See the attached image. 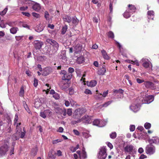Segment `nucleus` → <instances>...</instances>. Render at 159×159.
<instances>
[{
	"label": "nucleus",
	"instance_id": "nucleus-1",
	"mask_svg": "<svg viewBox=\"0 0 159 159\" xmlns=\"http://www.w3.org/2000/svg\"><path fill=\"white\" fill-rule=\"evenodd\" d=\"M3 144L0 147V156H4L8 151L9 141L8 140H4Z\"/></svg>",
	"mask_w": 159,
	"mask_h": 159
},
{
	"label": "nucleus",
	"instance_id": "nucleus-2",
	"mask_svg": "<svg viewBox=\"0 0 159 159\" xmlns=\"http://www.w3.org/2000/svg\"><path fill=\"white\" fill-rule=\"evenodd\" d=\"M106 149L105 147H101L99 149V152L98 155V159H105L107 156Z\"/></svg>",
	"mask_w": 159,
	"mask_h": 159
},
{
	"label": "nucleus",
	"instance_id": "nucleus-3",
	"mask_svg": "<svg viewBox=\"0 0 159 159\" xmlns=\"http://www.w3.org/2000/svg\"><path fill=\"white\" fill-rule=\"evenodd\" d=\"M123 90L121 89L115 90L113 92L112 98H121L123 97Z\"/></svg>",
	"mask_w": 159,
	"mask_h": 159
},
{
	"label": "nucleus",
	"instance_id": "nucleus-4",
	"mask_svg": "<svg viewBox=\"0 0 159 159\" xmlns=\"http://www.w3.org/2000/svg\"><path fill=\"white\" fill-rule=\"evenodd\" d=\"M60 74L63 75L62 76V80H65L66 81H69L72 77V74L69 73L67 72L65 70H62L60 72Z\"/></svg>",
	"mask_w": 159,
	"mask_h": 159
},
{
	"label": "nucleus",
	"instance_id": "nucleus-5",
	"mask_svg": "<svg viewBox=\"0 0 159 159\" xmlns=\"http://www.w3.org/2000/svg\"><path fill=\"white\" fill-rule=\"evenodd\" d=\"M124 151L125 153H128L130 155L133 154L136 151L134 147L130 144L127 145L124 147Z\"/></svg>",
	"mask_w": 159,
	"mask_h": 159
},
{
	"label": "nucleus",
	"instance_id": "nucleus-6",
	"mask_svg": "<svg viewBox=\"0 0 159 159\" xmlns=\"http://www.w3.org/2000/svg\"><path fill=\"white\" fill-rule=\"evenodd\" d=\"M154 99L153 95H149L145 96L141 99L142 104H149L152 102Z\"/></svg>",
	"mask_w": 159,
	"mask_h": 159
},
{
	"label": "nucleus",
	"instance_id": "nucleus-7",
	"mask_svg": "<svg viewBox=\"0 0 159 159\" xmlns=\"http://www.w3.org/2000/svg\"><path fill=\"white\" fill-rule=\"evenodd\" d=\"M46 42L52 45L53 49L55 52H57L58 49L59 44L56 41L52 39H48L46 40Z\"/></svg>",
	"mask_w": 159,
	"mask_h": 159
},
{
	"label": "nucleus",
	"instance_id": "nucleus-8",
	"mask_svg": "<svg viewBox=\"0 0 159 159\" xmlns=\"http://www.w3.org/2000/svg\"><path fill=\"white\" fill-rule=\"evenodd\" d=\"M140 62L142 63V65L145 68L151 67L152 70L151 63L148 59L143 58L141 60Z\"/></svg>",
	"mask_w": 159,
	"mask_h": 159
},
{
	"label": "nucleus",
	"instance_id": "nucleus-9",
	"mask_svg": "<svg viewBox=\"0 0 159 159\" xmlns=\"http://www.w3.org/2000/svg\"><path fill=\"white\" fill-rule=\"evenodd\" d=\"M34 47L36 49H40L43 45V43L39 40L34 41L33 43Z\"/></svg>",
	"mask_w": 159,
	"mask_h": 159
},
{
	"label": "nucleus",
	"instance_id": "nucleus-10",
	"mask_svg": "<svg viewBox=\"0 0 159 159\" xmlns=\"http://www.w3.org/2000/svg\"><path fill=\"white\" fill-rule=\"evenodd\" d=\"M80 120L81 121L85 124L90 123L92 121L91 117L87 115L83 116Z\"/></svg>",
	"mask_w": 159,
	"mask_h": 159
},
{
	"label": "nucleus",
	"instance_id": "nucleus-11",
	"mask_svg": "<svg viewBox=\"0 0 159 159\" xmlns=\"http://www.w3.org/2000/svg\"><path fill=\"white\" fill-rule=\"evenodd\" d=\"M155 148L152 145L148 146L146 148V152L147 154H152L155 152Z\"/></svg>",
	"mask_w": 159,
	"mask_h": 159
},
{
	"label": "nucleus",
	"instance_id": "nucleus-12",
	"mask_svg": "<svg viewBox=\"0 0 159 159\" xmlns=\"http://www.w3.org/2000/svg\"><path fill=\"white\" fill-rule=\"evenodd\" d=\"M85 112V110L83 109L78 108L74 112V115L78 116L80 117Z\"/></svg>",
	"mask_w": 159,
	"mask_h": 159
},
{
	"label": "nucleus",
	"instance_id": "nucleus-13",
	"mask_svg": "<svg viewBox=\"0 0 159 159\" xmlns=\"http://www.w3.org/2000/svg\"><path fill=\"white\" fill-rule=\"evenodd\" d=\"M144 84L147 88H149L152 89L156 88L154 84L152 82L146 81L144 82Z\"/></svg>",
	"mask_w": 159,
	"mask_h": 159
},
{
	"label": "nucleus",
	"instance_id": "nucleus-14",
	"mask_svg": "<svg viewBox=\"0 0 159 159\" xmlns=\"http://www.w3.org/2000/svg\"><path fill=\"white\" fill-rule=\"evenodd\" d=\"M82 48V45L80 44H78L74 47V51L75 52V53H78L79 52H81Z\"/></svg>",
	"mask_w": 159,
	"mask_h": 159
},
{
	"label": "nucleus",
	"instance_id": "nucleus-15",
	"mask_svg": "<svg viewBox=\"0 0 159 159\" xmlns=\"http://www.w3.org/2000/svg\"><path fill=\"white\" fill-rule=\"evenodd\" d=\"M51 71L52 69L51 67H46L43 69L42 75L44 76H47L51 73Z\"/></svg>",
	"mask_w": 159,
	"mask_h": 159
},
{
	"label": "nucleus",
	"instance_id": "nucleus-16",
	"mask_svg": "<svg viewBox=\"0 0 159 159\" xmlns=\"http://www.w3.org/2000/svg\"><path fill=\"white\" fill-rule=\"evenodd\" d=\"M130 109L134 112H136L139 109V105L132 104L130 107Z\"/></svg>",
	"mask_w": 159,
	"mask_h": 159
},
{
	"label": "nucleus",
	"instance_id": "nucleus-17",
	"mask_svg": "<svg viewBox=\"0 0 159 159\" xmlns=\"http://www.w3.org/2000/svg\"><path fill=\"white\" fill-rule=\"evenodd\" d=\"M80 157V159H85L87 158V153L85 151V148L84 147L82 149Z\"/></svg>",
	"mask_w": 159,
	"mask_h": 159
},
{
	"label": "nucleus",
	"instance_id": "nucleus-18",
	"mask_svg": "<svg viewBox=\"0 0 159 159\" xmlns=\"http://www.w3.org/2000/svg\"><path fill=\"white\" fill-rule=\"evenodd\" d=\"M128 8L127 9V10H128L132 13L135 12L136 8L134 5L129 4L128 5Z\"/></svg>",
	"mask_w": 159,
	"mask_h": 159
},
{
	"label": "nucleus",
	"instance_id": "nucleus-19",
	"mask_svg": "<svg viewBox=\"0 0 159 159\" xmlns=\"http://www.w3.org/2000/svg\"><path fill=\"white\" fill-rule=\"evenodd\" d=\"M106 72V69L105 67L102 66L99 69L98 72V74L99 75H102L104 74Z\"/></svg>",
	"mask_w": 159,
	"mask_h": 159
},
{
	"label": "nucleus",
	"instance_id": "nucleus-20",
	"mask_svg": "<svg viewBox=\"0 0 159 159\" xmlns=\"http://www.w3.org/2000/svg\"><path fill=\"white\" fill-rule=\"evenodd\" d=\"M47 49L46 52L47 54H49V55L54 54L57 52H55L54 50H51L50 47H48L46 48Z\"/></svg>",
	"mask_w": 159,
	"mask_h": 159
},
{
	"label": "nucleus",
	"instance_id": "nucleus-21",
	"mask_svg": "<svg viewBox=\"0 0 159 159\" xmlns=\"http://www.w3.org/2000/svg\"><path fill=\"white\" fill-rule=\"evenodd\" d=\"M62 19L64 21L68 23H70L72 20L71 17L67 15L64 16L63 17Z\"/></svg>",
	"mask_w": 159,
	"mask_h": 159
},
{
	"label": "nucleus",
	"instance_id": "nucleus-22",
	"mask_svg": "<svg viewBox=\"0 0 159 159\" xmlns=\"http://www.w3.org/2000/svg\"><path fill=\"white\" fill-rule=\"evenodd\" d=\"M32 8L34 10L38 11L41 9L40 6L39 4L35 3L33 6Z\"/></svg>",
	"mask_w": 159,
	"mask_h": 159
},
{
	"label": "nucleus",
	"instance_id": "nucleus-23",
	"mask_svg": "<svg viewBox=\"0 0 159 159\" xmlns=\"http://www.w3.org/2000/svg\"><path fill=\"white\" fill-rule=\"evenodd\" d=\"M76 62L79 64H82L84 62V58L83 56H81L78 57L76 61Z\"/></svg>",
	"mask_w": 159,
	"mask_h": 159
},
{
	"label": "nucleus",
	"instance_id": "nucleus-24",
	"mask_svg": "<svg viewBox=\"0 0 159 159\" xmlns=\"http://www.w3.org/2000/svg\"><path fill=\"white\" fill-rule=\"evenodd\" d=\"M147 14L148 19L153 20L154 16V12L153 11H149L148 12Z\"/></svg>",
	"mask_w": 159,
	"mask_h": 159
},
{
	"label": "nucleus",
	"instance_id": "nucleus-25",
	"mask_svg": "<svg viewBox=\"0 0 159 159\" xmlns=\"http://www.w3.org/2000/svg\"><path fill=\"white\" fill-rule=\"evenodd\" d=\"M132 14L129 11L126 10V11L124 13L123 16L124 17L128 18L130 17L131 14Z\"/></svg>",
	"mask_w": 159,
	"mask_h": 159
},
{
	"label": "nucleus",
	"instance_id": "nucleus-26",
	"mask_svg": "<svg viewBox=\"0 0 159 159\" xmlns=\"http://www.w3.org/2000/svg\"><path fill=\"white\" fill-rule=\"evenodd\" d=\"M101 52L103 58L105 59L108 60L109 59V57L107 55V53L105 50H101Z\"/></svg>",
	"mask_w": 159,
	"mask_h": 159
},
{
	"label": "nucleus",
	"instance_id": "nucleus-27",
	"mask_svg": "<svg viewBox=\"0 0 159 159\" xmlns=\"http://www.w3.org/2000/svg\"><path fill=\"white\" fill-rule=\"evenodd\" d=\"M97 82L95 80H92L90 81L89 83L88 84V86L91 87H94L97 84Z\"/></svg>",
	"mask_w": 159,
	"mask_h": 159
},
{
	"label": "nucleus",
	"instance_id": "nucleus-28",
	"mask_svg": "<svg viewBox=\"0 0 159 159\" xmlns=\"http://www.w3.org/2000/svg\"><path fill=\"white\" fill-rule=\"evenodd\" d=\"M79 144L77 145L75 147L72 146L70 147V149L73 152H75L79 148Z\"/></svg>",
	"mask_w": 159,
	"mask_h": 159
},
{
	"label": "nucleus",
	"instance_id": "nucleus-29",
	"mask_svg": "<svg viewBox=\"0 0 159 159\" xmlns=\"http://www.w3.org/2000/svg\"><path fill=\"white\" fill-rule=\"evenodd\" d=\"M107 123V122L103 120H99V123L98 126L99 127H102L104 126Z\"/></svg>",
	"mask_w": 159,
	"mask_h": 159
},
{
	"label": "nucleus",
	"instance_id": "nucleus-30",
	"mask_svg": "<svg viewBox=\"0 0 159 159\" xmlns=\"http://www.w3.org/2000/svg\"><path fill=\"white\" fill-rule=\"evenodd\" d=\"M18 30V29L17 27H13L10 29V32L11 34H14L16 33Z\"/></svg>",
	"mask_w": 159,
	"mask_h": 159
},
{
	"label": "nucleus",
	"instance_id": "nucleus-31",
	"mask_svg": "<svg viewBox=\"0 0 159 159\" xmlns=\"http://www.w3.org/2000/svg\"><path fill=\"white\" fill-rule=\"evenodd\" d=\"M71 21L73 24L75 25H77L79 22V20L75 16L71 18Z\"/></svg>",
	"mask_w": 159,
	"mask_h": 159
},
{
	"label": "nucleus",
	"instance_id": "nucleus-32",
	"mask_svg": "<svg viewBox=\"0 0 159 159\" xmlns=\"http://www.w3.org/2000/svg\"><path fill=\"white\" fill-rule=\"evenodd\" d=\"M67 29V26L66 25H65V26L63 27L61 30V34H64L66 32Z\"/></svg>",
	"mask_w": 159,
	"mask_h": 159
},
{
	"label": "nucleus",
	"instance_id": "nucleus-33",
	"mask_svg": "<svg viewBox=\"0 0 159 159\" xmlns=\"http://www.w3.org/2000/svg\"><path fill=\"white\" fill-rule=\"evenodd\" d=\"M43 30V27H40L39 26H37L35 28V30L38 32H40L42 31Z\"/></svg>",
	"mask_w": 159,
	"mask_h": 159
},
{
	"label": "nucleus",
	"instance_id": "nucleus-34",
	"mask_svg": "<svg viewBox=\"0 0 159 159\" xmlns=\"http://www.w3.org/2000/svg\"><path fill=\"white\" fill-rule=\"evenodd\" d=\"M21 125V123L20 122L19 123L18 122H17L16 124H15V125H16V129L17 130L16 134L18 132H19V131H20L21 130V128L19 127V126Z\"/></svg>",
	"mask_w": 159,
	"mask_h": 159
},
{
	"label": "nucleus",
	"instance_id": "nucleus-35",
	"mask_svg": "<svg viewBox=\"0 0 159 159\" xmlns=\"http://www.w3.org/2000/svg\"><path fill=\"white\" fill-rule=\"evenodd\" d=\"M60 86L62 89H66L69 86V85L68 83H66L65 84L61 85Z\"/></svg>",
	"mask_w": 159,
	"mask_h": 159
},
{
	"label": "nucleus",
	"instance_id": "nucleus-36",
	"mask_svg": "<svg viewBox=\"0 0 159 159\" xmlns=\"http://www.w3.org/2000/svg\"><path fill=\"white\" fill-rule=\"evenodd\" d=\"M8 10V8L7 7H6L3 11L0 12V15L1 16H3L5 15L7 13Z\"/></svg>",
	"mask_w": 159,
	"mask_h": 159
},
{
	"label": "nucleus",
	"instance_id": "nucleus-37",
	"mask_svg": "<svg viewBox=\"0 0 159 159\" xmlns=\"http://www.w3.org/2000/svg\"><path fill=\"white\" fill-rule=\"evenodd\" d=\"M107 35L109 38L111 39H113L114 38V34L112 31H110L108 33Z\"/></svg>",
	"mask_w": 159,
	"mask_h": 159
},
{
	"label": "nucleus",
	"instance_id": "nucleus-38",
	"mask_svg": "<svg viewBox=\"0 0 159 159\" xmlns=\"http://www.w3.org/2000/svg\"><path fill=\"white\" fill-rule=\"evenodd\" d=\"M24 93V91L23 87H21L20 88L19 92V95L20 96H23Z\"/></svg>",
	"mask_w": 159,
	"mask_h": 159
},
{
	"label": "nucleus",
	"instance_id": "nucleus-39",
	"mask_svg": "<svg viewBox=\"0 0 159 159\" xmlns=\"http://www.w3.org/2000/svg\"><path fill=\"white\" fill-rule=\"evenodd\" d=\"M48 157L49 159H55V157L54 155L52 154L51 152H48Z\"/></svg>",
	"mask_w": 159,
	"mask_h": 159
},
{
	"label": "nucleus",
	"instance_id": "nucleus-40",
	"mask_svg": "<svg viewBox=\"0 0 159 159\" xmlns=\"http://www.w3.org/2000/svg\"><path fill=\"white\" fill-rule=\"evenodd\" d=\"M110 136L111 139H114L116 137V134L115 132H112L110 134Z\"/></svg>",
	"mask_w": 159,
	"mask_h": 159
},
{
	"label": "nucleus",
	"instance_id": "nucleus-41",
	"mask_svg": "<svg viewBox=\"0 0 159 159\" xmlns=\"http://www.w3.org/2000/svg\"><path fill=\"white\" fill-rule=\"evenodd\" d=\"M49 14L48 12L47 11H45L44 13V17L47 20H49Z\"/></svg>",
	"mask_w": 159,
	"mask_h": 159
},
{
	"label": "nucleus",
	"instance_id": "nucleus-42",
	"mask_svg": "<svg viewBox=\"0 0 159 159\" xmlns=\"http://www.w3.org/2000/svg\"><path fill=\"white\" fill-rule=\"evenodd\" d=\"M99 123V120L98 119L94 120L93 122V124L94 125H95L98 126Z\"/></svg>",
	"mask_w": 159,
	"mask_h": 159
},
{
	"label": "nucleus",
	"instance_id": "nucleus-43",
	"mask_svg": "<svg viewBox=\"0 0 159 159\" xmlns=\"http://www.w3.org/2000/svg\"><path fill=\"white\" fill-rule=\"evenodd\" d=\"M144 126L146 129H148L151 127V124L149 123H146L145 124Z\"/></svg>",
	"mask_w": 159,
	"mask_h": 159
},
{
	"label": "nucleus",
	"instance_id": "nucleus-44",
	"mask_svg": "<svg viewBox=\"0 0 159 159\" xmlns=\"http://www.w3.org/2000/svg\"><path fill=\"white\" fill-rule=\"evenodd\" d=\"M112 102L111 101H108L102 104V107H106L110 104Z\"/></svg>",
	"mask_w": 159,
	"mask_h": 159
},
{
	"label": "nucleus",
	"instance_id": "nucleus-45",
	"mask_svg": "<svg viewBox=\"0 0 159 159\" xmlns=\"http://www.w3.org/2000/svg\"><path fill=\"white\" fill-rule=\"evenodd\" d=\"M14 125H15V124L17 123V122H18V116L17 114H16L15 116L14 120Z\"/></svg>",
	"mask_w": 159,
	"mask_h": 159
},
{
	"label": "nucleus",
	"instance_id": "nucleus-46",
	"mask_svg": "<svg viewBox=\"0 0 159 159\" xmlns=\"http://www.w3.org/2000/svg\"><path fill=\"white\" fill-rule=\"evenodd\" d=\"M17 134H13L12 136V139L14 140H16L19 139V137L17 136Z\"/></svg>",
	"mask_w": 159,
	"mask_h": 159
},
{
	"label": "nucleus",
	"instance_id": "nucleus-47",
	"mask_svg": "<svg viewBox=\"0 0 159 159\" xmlns=\"http://www.w3.org/2000/svg\"><path fill=\"white\" fill-rule=\"evenodd\" d=\"M0 27L3 28H5L6 27L3 20H2L0 22Z\"/></svg>",
	"mask_w": 159,
	"mask_h": 159
},
{
	"label": "nucleus",
	"instance_id": "nucleus-48",
	"mask_svg": "<svg viewBox=\"0 0 159 159\" xmlns=\"http://www.w3.org/2000/svg\"><path fill=\"white\" fill-rule=\"evenodd\" d=\"M23 130L24 132H21L20 134L19 135H20V137L21 138H23L25 134L26 131H25L24 130V128H23Z\"/></svg>",
	"mask_w": 159,
	"mask_h": 159
},
{
	"label": "nucleus",
	"instance_id": "nucleus-49",
	"mask_svg": "<svg viewBox=\"0 0 159 159\" xmlns=\"http://www.w3.org/2000/svg\"><path fill=\"white\" fill-rule=\"evenodd\" d=\"M46 113L44 111L43 112H40V116L41 117L43 118H45L46 117Z\"/></svg>",
	"mask_w": 159,
	"mask_h": 159
},
{
	"label": "nucleus",
	"instance_id": "nucleus-50",
	"mask_svg": "<svg viewBox=\"0 0 159 159\" xmlns=\"http://www.w3.org/2000/svg\"><path fill=\"white\" fill-rule=\"evenodd\" d=\"M53 97L56 99H58L59 98V95L58 93H55L53 95Z\"/></svg>",
	"mask_w": 159,
	"mask_h": 159
},
{
	"label": "nucleus",
	"instance_id": "nucleus-51",
	"mask_svg": "<svg viewBox=\"0 0 159 159\" xmlns=\"http://www.w3.org/2000/svg\"><path fill=\"white\" fill-rule=\"evenodd\" d=\"M69 81H66L65 80H62L60 82V83L59 84V85L60 86H61V85H64L66 83H68V82Z\"/></svg>",
	"mask_w": 159,
	"mask_h": 159
},
{
	"label": "nucleus",
	"instance_id": "nucleus-52",
	"mask_svg": "<svg viewBox=\"0 0 159 159\" xmlns=\"http://www.w3.org/2000/svg\"><path fill=\"white\" fill-rule=\"evenodd\" d=\"M32 15L34 17H35L37 18L40 17V15L39 14L36 13L35 12H32Z\"/></svg>",
	"mask_w": 159,
	"mask_h": 159
},
{
	"label": "nucleus",
	"instance_id": "nucleus-53",
	"mask_svg": "<svg viewBox=\"0 0 159 159\" xmlns=\"http://www.w3.org/2000/svg\"><path fill=\"white\" fill-rule=\"evenodd\" d=\"M130 130L131 131H133L135 129V126L134 125H131L130 126Z\"/></svg>",
	"mask_w": 159,
	"mask_h": 159
},
{
	"label": "nucleus",
	"instance_id": "nucleus-54",
	"mask_svg": "<svg viewBox=\"0 0 159 159\" xmlns=\"http://www.w3.org/2000/svg\"><path fill=\"white\" fill-rule=\"evenodd\" d=\"M21 13L24 15L28 17H30V14L27 12H22Z\"/></svg>",
	"mask_w": 159,
	"mask_h": 159
},
{
	"label": "nucleus",
	"instance_id": "nucleus-55",
	"mask_svg": "<svg viewBox=\"0 0 159 159\" xmlns=\"http://www.w3.org/2000/svg\"><path fill=\"white\" fill-rule=\"evenodd\" d=\"M38 84V80L36 78L34 79V85L35 87H36Z\"/></svg>",
	"mask_w": 159,
	"mask_h": 159
},
{
	"label": "nucleus",
	"instance_id": "nucleus-56",
	"mask_svg": "<svg viewBox=\"0 0 159 159\" xmlns=\"http://www.w3.org/2000/svg\"><path fill=\"white\" fill-rule=\"evenodd\" d=\"M84 93L85 94H92V92L91 91L88 89H86L84 91Z\"/></svg>",
	"mask_w": 159,
	"mask_h": 159
},
{
	"label": "nucleus",
	"instance_id": "nucleus-57",
	"mask_svg": "<svg viewBox=\"0 0 159 159\" xmlns=\"http://www.w3.org/2000/svg\"><path fill=\"white\" fill-rule=\"evenodd\" d=\"M72 111L71 109H69L67 110V114L69 116H70L72 115Z\"/></svg>",
	"mask_w": 159,
	"mask_h": 159
},
{
	"label": "nucleus",
	"instance_id": "nucleus-58",
	"mask_svg": "<svg viewBox=\"0 0 159 159\" xmlns=\"http://www.w3.org/2000/svg\"><path fill=\"white\" fill-rule=\"evenodd\" d=\"M23 37V36H15V38L16 39V40L17 41H20V40H21L22 39Z\"/></svg>",
	"mask_w": 159,
	"mask_h": 159
},
{
	"label": "nucleus",
	"instance_id": "nucleus-59",
	"mask_svg": "<svg viewBox=\"0 0 159 159\" xmlns=\"http://www.w3.org/2000/svg\"><path fill=\"white\" fill-rule=\"evenodd\" d=\"M61 139H56V140H53L52 141V143L53 144H55L57 143H58L59 142H61Z\"/></svg>",
	"mask_w": 159,
	"mask_h": 159
},
{
	"label": "nucleus",
	"instance_id": "nucleus-60",
	"mask_svg": "<svg viewBox=\"0 0 159 159\" xmlns=\"http://www.w3.org/2000/svg\"><path fill=\"white\" fill-rule=\"evenodd\" d=\"M102 94H97L95 96V98L96 99H100L101 98H102Z\"/></svg>",
	"mask_w": 159,
	"mask_h": 159
},
{
	"label": "nucleus",
	"instance_id": "nucleus-61",
	"mask_svg": "<svg viewBox=\"0 0 159 159\" xmlns=\"http://www.w3.org/2000/svg\"><path fill=\"white\" fill-rule=\"evenodd\" d=\"M74 71V69L73 68L70 67L68 69V73L72 74Z\"/></svg>",
	"mask_w": 159,
	"mask_h": 159
},
{
	"label": "nucleus",
	"instance_id": "nucleus-62",
	"mask_svg": "<svg viewBox=\"0 0 159 159\" xmlns=\"http://www.w3.org/2000/svg\"><path fill=\"white\" fill-rule=\"evenodd\" d=\"M153 142L157 144H159V138L157 137L154 139Z\"/></svg>",
	"mask_w": 159,
	"mask_h": 159
},
{
	"label": "nucleus",
	"instance_id": "nucleus-63",
	"mask_svg": "<svg viewBox=\"0 0 159 159\" xmlns=\"http://www.w3.org/2000/svg\"><path fill=\"white\" fill-rule=\"evenodd\" d=\"M109 10L110 11V13H112L113 11L112 4L110 2L109 4Z\"/></svg>",
	"mask_w": 159,
	"mask_h": 159
},
{
	"label": "nucleus",
	"instance_id": "nucleus-64",
	"mask_svg": "<svg viewBox=\"0 0 159 159\" xmlns=\"http://www.w3.org/2000/svg\"><path fill=\"white\" fill-rule=\"evenodd\" d=\"M28 7H22L20 8V10L21 11H24L27 9Z\"/></svg>",
	"mask_w": 159,
	"mask_h": 159
}]
</instances>
